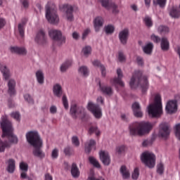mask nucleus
I'll return each instance as SVG.
<instances>
[{
    "label": "nucleus",
    "instance_id": "nucleus-7",
    "mask_svg": "<svg viewBox=\"0 0 180 180\" xmlns=\"http://www.w3.org/2000/svg\"><path fill=\"white\" fill-rule=\"evenodd\" d=\"M141 161L145 167L153 169L155 167V155L148 151H145L141 155Z\"/></svg>",
    "mask_w": 180,
    "mask_h": 180
},
{
    "label": "nucleus",
    "instance_id": "nucleus-32",
    "mask_svg": "<svg viewBox=\"0 0 180 180\" xmlns=\"http://www.w3.org/2000/svg\"><path fill=\"white\" fill-rule=\"evenodd\" d=\"M6 148H11V143L8 141L0 140V153H5Z\"/></svg>",
    "mask_w": 180,
    "mask_h": 180
},
{
    "label": "nucleus",
    "instance_id": "nucleus-10",
    "mask_svg": "<svg viewBox=\"0 0 180 180\" xmlns=\"http://www.w3.org/2000/svg\"><path fill=\"white\" fill-rule=\"evenodd\" d=\"M70 115L73 119H77V117H81L84 119L86 115L85 109L82 107H78L76 104H73L70 107Z\"/></svg>",
    "mask_w": 180,
    "mask_h": 180
},
{
    "label": "nucleus",
    "instance_id": "nucleus-50",
    "mask_svg": "<svg viewBox=\"0 0 180 180\" xmlns=\"http://www.w3.org/2000/svg\"><path fill=\"white\" fill-rule=\"evenodd\" d=\"M73 153H74V150H72L70 146H67L64 149V153L65 154V155H68V157H70V155H72Z\"/></svg>",
    "mask_w": 180,
    "mask_h": 180
},
{
    "label": "nucleus",
    "instance_id": "nucleus-48",
    "mask_svg": "<svg viewBox=\"0 0 180 180\" xmlns=\"http://www.w3.org/2000/svg\"><path fill=\"white\" fill-rule=\"evenodd\" d=\"M72 143L73 146H75V147H79V139H78V136H72Z\"/></svg>",
    "mask_w": 180,
    "mask_h": 180
},
{
    "label": "nucleus",
    "instance_id": "nucleus-20",
    "mask_svg": "<svg viewBox=\"0 0 180 180\" xmlns=\"http://www.w3.org/2000/svg\"><path fill=\"white\" fill-rule=\"evenodd\" d=\"M10 51L15 54H19L20 56H26L27 54V51L25 47L11 46Z\"/></svg>",
    "mask_w": 180,
    "mask_h": 180
},
{
    "label": "nucleus",
    "instance_id": "nucleus-49",
    "mask_svg": "<svg viewBox=\"0 0 180 180\" xmlns=\"http://www.w3.org/2000/svg\"><path fill=\"white\" fill-rule=\"evenodd\" d=\"M11 116L13 119H15L18 122H20V113H19V112H11Z\"/></svg>",
    "mask_w": 180,
    "mask_h": 180
},
{
    "label": "nucleus",
    "instance_id": "nucleus-63",
    "mask_svg": "<svg viewBox=\"0 0 180 180\" xmlns=\"http://www.w3.org/2000/svg\"><path fill=\"white\" fill-rule=\"evenodd\" d=\"M63 88L61 87V85L60 84H56L53 85V91H61Z\"/></svg>",
    "mask_w": 180,
    "mask_h": 180
},
{
    "label": "nucleus",
    "instance_id": "nucleus-56",
    "mask_svg": "<svg viewBox=\"0 0 180 180\" xmlns=\"http://www.w3.org/2000/svg\"><path fill=\"white\" fill-rule=\"evenodd\" d=\"M131 109L132 111L139 110L141 109V106H140V103H139V102H135L132 104Z\"/></svg>",
    "mask_w": 180,
    "mask_h": 180
},
{
    "label": "nucleus",
    "instance_id": "nucleus-36",
    "mask_svg": "<svg viewBox=\"0 0 180 180\" xmlns=\"http://www.w3.org/2000/svg\"><path fill=\"white\" fill-rule=\"evenodd\" d=\"M78 71L79 74H80L83 77H88V75H89V71L88 70V68H86V66L80 67Z\"/></svg>",
    "mask_w": 180,
    "mask_h": 180
},
{
    "label": "nucleus",
    "instance_id": "nucleus-52",
    "mask_svg": "<svg viewBox=\"0 0 180 180\" xmlns=\"http://www.w3.org/2000/svg\"><path fill=\"white\" fill-rule=\"evenodd\" d=\"M25 100L28 102V103H31L32 105L34 104V100L32 98V96L30 94H25L24 96Z\"/></svg>",
    "mask_w": 180,
    "mask_h": 180
},
{
    "label": "nucleus",
    "instance_id": "nucleus-60",
    "mask_svg": "<svg viewBox=\"0 0 180 180\" xmlns=\"http://www.w3.org/2000/svg\"><path fill=\"white\" fill-rule=\"evenodd\" d=\"M98 84L101 91H112V88L110 86H102V84H101V82H99Z\"/></svg>",
    "mask_w": 180,
    "mask_h": 180
},
{
    "label": "nucleus",
    "instance_id": "nucleus-54",
    "mask_svg": "<svg viewBox=\"0 0 180 180\" xmlns=\"http://www.w3.org/2000/svg\"><path fill=\"white\" fill-rule=\"evenodd\" d=\"M118 6L116 4L112 2V4L110 6V9L112 11V13L117 14L119 13V8H117Z\"/></svg>",
    "mask_w": 180,
    "mask_h": 180
},
{
    "label": "nucleus",
    "instance_id": "nucleus-29",
    "mask_svg": "<svg viewBox=\"0 0 180 180\" xmlns=\"http://www.w3.org/2000/svg\"><path fill=\"white\" fill-rule=\"evenodd\" d=\"M27 22V19L25 18L22 20V22L18 24V32L21 36V37H24L25 36V26Z\"/></svg>",
    "mask_w": 180,
    "mask_h": 180
},
{
    "label": "nucleus",
    "instance_id": "nucleus-12",
    "mask_svg": "<svg viewBox=\"0 0 180 180\" xmlns=\"http://www.w3.org/2000/svg\"><path fill=\"white\" fill-rule=\"evenodd\" d=\"M171 134V129H169V124L168 122H161L159 125V137L162 139H168Z\"/></svg>",
    "mask_w": 180,
    "mask_h": 180
},
{
    "label": "nucleus",
    "instance_id": "nucleus-24",
    "mask_svg": "<svg viewBox=\"0 0 180 180\" xmlns=\"http://www.w3.org/2000/svg\"><path fill=\"white\" fill-rule=\"evenodd\" d=\"M96 146V141L94 139H91L89 142L85 143L84 151L86 154H89L92 151V147Z\"/></svg>",
    "mask_w": 180,
    "mask_h": 180
},
{
    "label": "nucleus",
    "instance_id": "nucleus-15",
    "mask_svg": "<svg viewBox=\"0 0 180 180\" xmlns=\"http://www.w3.org/2000/svg\"><path fill=\"white\" fill-rule=\"evenodd\" d=\"M99 157L103 165L106 167L110 165V155H109V153L101 150L99 152Z\"/></svg>",
    "mask_w": 180,
    "mask_h": 180
},
{
    "label": "nucleus",
    "instance_id": "nucleus-61",
    "mask_svg": "<svg viewBox=\"0 0 180 180\" xmlns=\"http://www.w3.org/2000/svg\"><path fill=\"white\" fill-rule=\"evenodd\" d=\"M103 95L106 96V98H109V96H112L113 95V91H103Z\"/></svg>",
    "mask_w": 180,
    "mask_h": 180
},
{
    "label": "nucleus",
    "instance_id": "nucleus-57",
    "mask_svg": "<svg viewBox=\"0 0 180 180\" xmlns=\"http://www.w3.org/2000/svg\"><path fill=\"white\" fill-rule=\"evenodd\" d=\"M150 39L153 41H154V43H160V41H161V39L160 38V37L154 34L150 36Z\"/></svg>",
    "mask_w": 180,
    "mask_h": 180
},
{
    "label": "nucleus",
    "instance_id": "nucleus-4",
    "mask_svg": "<svg viewBox=\"0 0 180 180\" xmlns=\"http://www.w3.org/2000/svg\"><path fill=\"white\" fill-rule=\"evenodd\" d=\"M45 9L46 18L49 23H51V25H58L60 18L57 13V6L56 4L52 1H49L46 5Z\"/></svg>",
    "mask_w": 180,
    "mask_h": 180
},
{
    "label": "nucleus",
    "instance_id": "nucleus-51",
    "mask_svg": "<svg viewBox=\"0 0 180 180\" xmlns=\"http://www.w3.org/2000/svg\"><path fill=\"white\" fill-rule=\"evenodd\" d=\"M126 150V147L124 146H117L116 148V153H118L119 155L123 154Z\"/></svg>",
    "mask_w": 180,
    "mask_h": 180
},
{
    "label": "nucleus",
    "instance_id": "nucleus-37",
    "mask_svg": "<svg viewBox=\"0 0 180 180\" xmlns=\"http://www.w3.org/2000/svg\"><path fill=\"white\" fill-rule=\"evenodd\" d=\"M8 91H15L16 88V81L13 79H10L8 82Z\"/></svg>",
    "mask_w": 180,
    "mask_h": 180
},
{
    "label": "nucleus",
    "instance_id": "nucleus-14",
    "mask_svg": "<svg viewBox=\"0 0 180 180\" xmlns=\"http://www.w3.org/2000/svg\"><path fill=\"white\" fill-rule=\"evenodd\" d=\"M129 29L125 28L119 32L118 37L121 44L126 46L127 40H129Z\"/></svg>",
    "mask_w": 180,
    "mask_h": 180
},
{
    "label": "nucleus",
    "instance_id": "nucleus-34",
    "mask_svg": "<svg viewBox=\"0 0 180 180\" xmlns=\"http://www.w3.org/2000/svg\"><path fill=\"white\" fill-rule=\"evenodd\" d=\"M169 15L172 18L178 19L180 17V11L176 7H173L169 12Z\"/></svg>",
    "mask_w": 180,
    "mask_h": 180
},
{
    "label": "nucleus",
    "instance_id": "nucleus-55",
    "mask_svg": "<svg viewBox=\"0 0 180 180\" xmlns=\"http://www.w3.org/2000/svg\"><path fill=\"white\" fill-rule=\"evenodd\" d=\"M132 112H133L134 116H135V117H143V111H141V108L139 110H136Z\"/></svg>",
    "mask_w": 180,
    "mask_h": 180
},
{
    "label": "nucleus",
    "instance_id": "nucleus-46",
    "mask_svg": "<svg viewBox=\"0 0 180 180\" xmlns=\"http://www.w3.org/2000/svg\"><path fill=\"white\" fill-rule=\"evenodd\" d=\"M157 168L158 174L162 175V174H164V164L160 162L159 165H157Z\"/></svg>",
    "mask_w": 180,
    "mask_h": 180
},
{
    "label": "nucleus",
    "instance_id": "nucleus-19",
    "mask_svg": "<svg viewBox=\"0 0 180 180\" xmlns=\"http://www.w3.org/2000/svg\"><path fill=\"white\" fill-rule=\"evenodd\" d=\"M103 18L101 16H98L94 20L93 23L95 32H98L101 30V27L103 26Z\"/></svg>",
    "mask_w": 180,
    "mask_h": 180
},
{
    "label": "nucleus",
    "instance_id": "nucleus-3",
    "mask_svg": "<svg viewBox=\"0 0 180 180\" xmlns=\"http://www.w3.org/2000/svg\"><path fill=\"white\" fill-rule=\"evenodd\" d=\"M129 86L131 89H137V88H141L143 90L148 89V77L143 76L142 71L136 70L129 82Z\"/></svg>",
    "mask_w": 180,
    "mask_h": 180
},
{
    "label": "nucleus",
    "instance_id": "nucleus-5",
    "mask_svg": "<svg viewBox=\"0 0 180 180\" xmlns=\"http://www.w3.org/2000/svg\"><path fill=\"white\" fill-rule=\"evenodd\" d=\"M148 113L152 117H160L162 115V103L160 94L156 95L154 103L148 106Z\"/></svg>",
    "mask_w": 180,
    "mask_h": 180
},
{
    "label": "nucleus",
    "instance_id": "nucleus-26",
    "mask_svg": "<svg viewBox=\"0 0 180 180\" xmlns=\"http://www.w3.org/2000/svg\"><path fill=\"white\" fill-rule=\"evenodd\" d=\"M94 67H98V68H100L101 71V75L102 77H106V68L99 60H94L92 63Z\"/></svg>",
    "mask_w": 180,
    "mask_h": 180
},
{
    "label": "nucleus",
    "instance_id": "nucleus-23",
    "mask_svg": "<svg viewBox=\"0 0 180 180\" xmlns=\"http://www.w3.org/2000/svg\"><path fill=\"white\" fill-rule=\"evenodd\" d=\"M20 169L22 171L20 174L21 179H26V178H27V174H26V172H27L29 169V166L25 162H21L20 163Z\"/></svg>",
    "mask_w": 180,
    "mask_h": 180
},
{
    "label": "nucleus",
    "instance_id": "nucleus-53",
    "mask_svg": "<svg viewBox=\"0 0 180 180\" xmlns=\"http://www.w3.org/2000/svg\"><path fill=\"white\" fill-rule=\"evenodd\" d=\"M63 104L65 108V109L68 110L69 105H68V100L67 99V96L63 95L62 98Z\"/></svg>",
    "mask_w": 180,
    "mask_h": 180
},
{
    "label": "nucleus",
    "instance_id": "nucleus-58",
    "mask_svg": "<svg viewBox=\"0 0 180 180\" xmlns=\"http://www.w3.org/2000/svg\"><path fill=\"white\" fill-rule=\"evenodd\" d=\"M118 60L119 61H120V63H123L126 61V56H124V54L123 53V52H119Z\"/></svg>",
    "mask_w": 180,
    "mask_h": 180
},
{
    "label": "nucleus",
    "instance_id": "nucleus-27",
    "mask_svg": "<svg viewBox=\"0 0 180 180\" xmlns=\"http://www.w3.org/2000/svg\"><path fill=\"white\" fill-rule=\"evenodd\" d=\"M37 81L39 85L44 84V73L41 70H37L35 73Z\"/></svg>",
    "mask_w": 180,
    "mask_h": 180
},
{
    "label": "nucleus",
    "instance_id": "nucleus-21",
    "mask_svg": "<svg viewBox=\"0 0 180 180\" xmlns=\"http://www.w3.org/2000/svg\"><path fill=\"white\" fill-rule=\"evenodd\" d=\"M41 147L43 146L34 147V149L32 150V154L34 157H36L37 158H39L40 160H43V158L46 157V154L43 153V150H41Z\"/></svg>",
    "mask_w": 180,
    "mask_h": 180
},
{
    "label": "nucleus",
    "instance_id": "nucleus-28",
    "mask_svg": "<svg viewBox=\"0 0 180 180\" xmlns=\"http://www.w3.org/2000/svg\"><path fill=\"white\" fill-rule=\"evenodd\" d=\"M120 174L122 175L123 179H129L130 178V172L125 165L121 166L120 169Z\"/></svg>",
    "mask_w": 180,
    "mask_h": 180
},
{
    "label": "nucleus",
    "instance_id": "nucleus-25",
    "mask_svg": "<svg viewBox=\"0 0 180 180\" xmlns=\"http://www.w3.org/2000/svg\"><path fill=\"white\" fill-rule=\"evenodd\" d=\"M143 53L147 54L148 56H151L153 53V49H154V44L153 43L149 42L146 44L144 46L142 47Z\"/></svg>",
    "mask_w": 180,
    "mask_h": 180
},
{
    "label": "nucleus",
    "instance_id": "nucleus-1",
    "mask_svg": "<svg viewBox=\"0 0 180 180\" xmlns=\"http://www.w3.org/2000/svg\"><path fill=\"white\" fill-rule=\"evenodd\" d=\"M154 124L149 122H135L129 124V131L131 136H139L143 137L146 134H148L153 130Z\"/></svg>",
    "mask_w": 180,
    "mask_h": 180
},
{
    "label": "nucleus",
    "instance_id": "nucleus-17",
    "mask_svg": "<svg viewBox=\"0 0 180 180\" xmlns=\"http://www.w3.org/2000/svg\"><path fill=\"white\" fill-rule=\"evenodd\" d=\"M6 164L7 165L6 171H7L8 174H13L16 169V161L13 158H10L6 160Z\"/></svg>",
    "mask_w": 180,
    "mask_h": 180
},
{
    "label": "nucleus",
    "instance_id": "nucleus-41",
    "mask_svg": "<svg viewBox=\"0 0 180 180\" xmlns=\"http://www.w3.org/2000/svg\"><path fill=\"white\" fill-rule=\"evenodd\" d=\"M106 34H112L115 32V27L112 25H108L104 27Z\"/></svg>",
    "mask_w": 180,
    "mask_h": 180
},
{
    "label": "nucleus",
    "instance_id": "nucleus-38",
    "mask_svg": "<svg viewBox=\"0 0 180 180\" xmlns=\"http://www.w3.org/2000/svg\"><path fill=\"white\" fill-rule=\"evenodd\" d=\"M158 32H159V33L165 34L166 33L169 32V28L165 25H160L158 28Z\"/></svg>",
    "mask_w": 180,
    "mask_h": 180
},
{
    "label": "nucleus",
    "instance_id": "nucleus-11",
    "mask_svg": "<svg viewBox=\"0 0 180 180\" xmlns=\"http://www.w3.org/2000/svg\"><path fill=\"white\" fill-rule=\"evenodd\" d=\"M87 109L94 115L96 119H101L102 117V109L98 104H95L90 101L88 103Z\"/></svg>",
    "mask_w": 180,
    "mask_h": 180
},
{
    "label": "nucleus",
    "instance_id": "nucleus-9",
    "mask_svg": "<svg viewBox=\"0 0 180 180\" xmlns=\"http://www.w3.org/2000/svg\"><path fill=\"white\" fill-rule=\"evenodd\" d=\"M49 37L54 41H57L58 46H63L65 43V37L63 36L61 31L58 30H50L49 31Z\"/></svg>",
    "mask_w": 180,
    "mask_h": 180
},
{
    "label": "nucleus",
    "instance_id": "nucleus-59",
    "mask_svg": "<svg viewBox=\"0 0 180 180\" xmlns=\"http://www.w3.org/2000/svg\"><path fill=\"white\" fill-rule=\"evenodd\" d=\"M57 157H58V149L54 148L52 150L51 158L53 159H56V158H57Z\"/></svg>",
    "mask_w": 180,
    "mask_h": 180
},
{
    "label": "nucleus",
    "instance_id": "nucleus-39",
    "mask_svg": "<svg viewBox=\"0 0 180 180\" xmlns=\"http://www.w3.org/2000/svg\"><path fill=\"white\" fill-rule=\"evenodd\" d=\"M143 22L147 27H153V19L151 17L146 15L143 19Z\"/></svg>",
    "mask_w": 180,
    "mask_h": 180
},
{
    "label": "nucleus",
    "instance_id": "nucleus-62",
    "mask_svg": "<svg viewBox=\"0 0 180 180\" xmlns=\"http://www.w3.org/2000/svg\"><path fill=\"white\" fill-rule=\"evenodd\" d=\"M20 2L24 8H29V0H20Z\"/></svg>",
    "mask_w": 180,
    "mask_h": 180
},
{
    "label": "nucleus",
    "instance_id": "nucleus-13",
    "mask_svg": "<svg viewBox=\"0 0 180 180\" xmlns=\"http://www.w3.org/2000/svg\"><path fill=\"white\" fill-rule=\"evenodd\" d=\"M165 110L167 113H169V115L176 113V111L178 110V104L173 100H170L166 104Z\"/></svg>",
    "mask_w": 180,
    "mask_h": 180
},
{
    "label": "nucleus",
    "instance_id": "nucleus-16",
    "mask_svg": "<svg viewBox=\"0 0 180 180\" xmlns=\"http://www.w3.org/2000/svg\"><path fill=\"white\" fill-rule=\"evenodd\" d=\"M35 41L38 44H41V46H43L44 44H46L47 43V39L46 38V33L43 30H40L35 37Z\"/></svg>",
    "mask_w": 180,
    "mask_h": 180
},
{
    "label": "nucleus",
    "instance_id": "nucleus-22",
    "mask_svg": "<svg viewBox=\"0 0 180 180\" xmlns=\"http://www.w3.org/2000/svg\"><path fill=\"white\" fill-rule=\"evenodd\" d=\"M117 75L118 77H115L112 79L114 84H118L120 86H124V83L122 81V78H123V72H122V69H117Z\"/></svg>",
    "mask_w": 180,
    "mask_h": 180
},
{
    "label": "nucleus",
    "instance_id": "nucleus-40",
    "mask_svg": "<svg viewBox=\"0 0 180 180\" xmlns=\"http://www.w3.org/2000/svg\"><path fill=\"white\" fill-rule=\"evenodd\" d=\"M95 133L96 136L101 135V131L98 129V127H91L89 129V134H94Z\"/></svg>",
    "mask_w": 180,
    "mask_h": 180
},
{
    "label": "nucleus",
    "instance_id": "nucleus-18",
    "mask_svg": "<svg viewBox=\"0 0 180 180\" xmlns=\"http://www.w3.org/2000/svg\"><path fill=\"white\" fill-rule=\"evenodd\" d=\"M0 71L3 75V77L5 81L10 79L12 74H11V70H9V68H8L6 65L0 64Z\"/></svg>",
    "mask_w": 180,
    "mask_h": 180
},
{
    "label": "nucleus",
    "instance_id": "nucleus-44",
    "mask_svg": "<svg viewBox=\"0 0 180 180\" xmlns=\"http://www.w3.org/2000/svg\"><path fill=\"white\" fill-rule=\"evenodd\" d=\"M82 51H83L84 55L86 57H88V56H89V54H91V52L92 51V49L91 48V46H86L82 49Z\"/></svg>",
    "mask_w": 180,
    "mask_h": 180
},
{
    "label": "nucleus",
    "instance_id": "nucleus-43",
    "mask_svg": "<svg viewBox=\"0 0 180 180\" xmlns=\"http://www.w3.org/2000/svg\"><path fill=\"white\" fill-rule=\"evenodd\" d=\"M167 0H153V5H159L160 8H164L165 6V4Z\"/></svg>",
    "mask_w": 180,
    "mask_h": 180
},
{
    "label": "nucleus",
    "instance_id": "nucleus-47",
    "mask_svg": "<svg viewBox=\"0 0 180 180\" xmlns=\"http://www.w3.org/2000/svg\"><path fill=\"white\" fill-rule=\"evenodd\" d=\"M140 175V172L139 171V168H135L134 172L132 173L131 178L132 179L136 180L139 179V176Z\"/></svg>",
    "mask_w": 180,
    "mask_h": 180
},
{
    "label": "nucleus",
    "instance_id": "nucleus-30",
    "mask_svg": "<svg viewBox=\"0 0 180 180\" xmlns=\"http://www.w3.org/2000/svg\"><path fill=\"white\" fill-rule=\"evenodd\" d=\"M71 174L73 178H79V169H78V166L75 163H72V165Z\"/></svg>",
    "mask_w": 180,
    "mask_h": 180
},
{
    "label": "nucleus",
    "instance_id": "nucleus-2",
    "mask_svg": "<svg viewBox=\"0 0 180 180\" xmlns=\"http://www.w3.org/2000/svg\"><path fill=\"white\" fill-rule=\"evenodd\" d=\"M0 126L1 128V130L3 131V134L1 135V137L4 139V137H6V136H8V143L11 144H18L19 143V139H18V136H16L15 134H13V127H12V122L8 120V116L3 115L1 117V121L0 122Z\"/></svg>",
    "mask_w": 180,
    "mask_h": 180
},
{
    "label": "nucleus",
    "instance_id": "nucleus-6",
    "mask_svg": "<svg viewBox=\"0 0 180 180\" xmlns=\"http://www.w3.org/2000/svg\"><path fill=\"white\" fill-rule=\"evenodd\" d=\"M27 143L32 147H43V141L40 138V135L36 131H30L26 134Z\"/></svg>",
    "mask_w": 180,
    "mask_h": 180
},
{
    "label": "nucleus",
    "instance_id": "nucleus-31",
    "mask_svg": "<svg viewBox=\"0 0 180 180\" xmlns=\"http://www.w3.org/2000/svg\"><path fill=\"white\" fill-rule=\"evenodd\" d=\"M160 46L163 51H168L169 50V42L165 37L162 38Z\"/></svg>",
    "mask_w": 180,
    "mask_h": 180
},
{
    "label": "nucleus",
    "instance_id": "nucleus-35",
    "mask_svg": "<svg viewBox=\"0 0 180 180\" xmlns=\"http://www.w3.org/2000/svg\"><path fill=\"white\" fill-rule=\"evenodd\" d=\"M89 161L95 168H101V164H99V162L94 156H89Z\"/></svg>",
    "mask_w": 180,
    "mask_h": 180
},
{
    "label": "nucleus",
    "instance_id": "nucleus-8",
    "mask_svg": "<svg viewBox=\"0 0 180 180\" xmlns=\"http://www.w3.org/2000/svg\"><path fill=\"white\" fill-rule=\"evenodd\" d=\"M60 11L63 12V18L68 22L74 20V6L71 4H63L59 6Z\"/></svg>",
    "mask_w": 180,
    "mask_h": 180
},
{
    "label": "nucleus",
    "instance_id": "nucleus-42",
    "mask_svg": "<svg viewBox=\"0 0 180 180\" xmlns=\"http://www.w3.org/2000/svg\"><path fill=\"white\" fill-rule=\"evenodd\" d=\"M71 67V62H65L60 66L61 72H65L68 68Z\"/></svg>",
    "mask_w": 180,
    "mask_h": 180
},
{
    "label": "nucleus",
    "instance_id": "nucleus-45",
    "mask_svg": "<svg viewBox=\"0 0 180 180\" xmlns=\"http://www.w3.org/2000/svg\"><path fill=\"white\" fill-rule=\"evenodd\" d=\"M153 143H154V140L153 139H146L143 141L142 146L143 147H150V146H153Z\"/></svg>",
    "mask_w": 180,
    "mask_h": 180
},
{
    "label": "nucleus",
    "instance_id": "nucleus-33",
    "mask_svg": "<svg viewBox=\"0 0 180 180\" xmlns=\"http://www.w3.org/2000/svg\"><path fill=\"white\" fill-rule=\"evenodd\" d=\"M100 4H101V6L107 9V11H110V6L113 2L112 0H99Z\"/></svg>",
    "mask_w": 180,
    "mask_h": 180
},
{
    "label": "nucleus",
    "instance_id": "nucleus-64",
    "mask_svg": "<svg viewBox=\"0 0 180 180\" xmlns=\"http://www.w3.org/2000/svg\"><path fill=\"white\" fill-rule=\"evenodd\" d=\"M87 180H103V177L96 178L94 176H90L88 177Z\"/></svg>",
    "mask_w": 180,
    "mask_h": 180
}]
</instances>
